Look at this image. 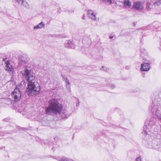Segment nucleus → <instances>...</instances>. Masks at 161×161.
<instances>
[{"instance_id": "obj_1", "label": "nucleus", "mask_w": 161, "mask_h": 161, "mask_svg": "<svg viewBox=\"0 0 161 161\" xmlns=\"http://www.w3.org/2000/svg\"><path fill=\"white\" fill-rule=\"evenodd\" d=\"M23 76L28 81L26 92L28 95L32 96L38 94L41 90L39 84L35 82V74L29 67H25L22 71Z\"/></svg>"}, {"instance_id": "obj_2", "label": "nucleus", "mask_w": 161, "mask_h": 161, "mask_svg": "<svg viewBox=\"0 0 161 161\" xmlns=\"http://www.w3.org/2000/svg\"><path fill=\"white\" fill-rule=\"evenodd\" d=\"M49 106L46 109V114H51L52 113L59 114L62 119L66 118L69 116L70 114H68L67 111L63 110L62 112L63 107L62 105L59 103L55 99H52L49 102Z\"/></svg>"}, {"instance_id": "obj_3", "label": "nucleus", "mask_w": 161, "mask_h": 161, "mask_svg": "<svg viewBox=\"0 0 161 161\" xmlns=\"http://www.w3.org/2000/svg\"><path fill=\"white\" fill-rule=\"evenodd\" d=\"M156 123V119L154 117L146 120L143 126L142 133L144 135H148L149 136L153 130L154 131H158L159 128H161V126L157 125Z\"/></svg>"}, {"instance_id": "obj_4", "label": "nucleus", "mask_w": 161, "mask_h": 161, "mask_svg": "<svg viewBox=\"0 0 161 161\" xmlns=\"http://www.w3.org/2000/svg\"><path fill=\"white\" fill-rule=\"evenodd\" d=\"M146 146L149 148H153L161 151V139L153 138L150 137L145 142Z\"/></svg>"}, {"instance_id": "obj_5", "label": "nucleus", "mask_w": 161, "mask_h": 161, "mask_svg": "<svg viewBox=\"0 0 161 161\" xmlns=\"http://www.w3.org/2000/svg\"><path fill=\"white\" fill-rule=\"evenodd\" d=\"M146 146L149 148H153L161 151V139L153 138L150 137L145 142Z\"/></svg>"}, {"instance_id": "obj_6", "label": "nucleus", "mask_w": 161, "mask_h": 161, "mask_svg": "<svg viewBox=\"0 0 161 161\" xmlns=\"http://www.w3.org/2000/svg\"><path fill=\"white\" fill-rule=\"evenodd\" d=\"M149 110L153 114L157 116L161 122V104L157 103L156 100L153 101Z\"/></svg>"}, {"instance_id": "obj_7", "label": "nucleus", "mask_w": 161, "mask_h": 161, "mask_svg": "<svg viewBox=\"0 0 161 161\" xmlns=\"http://www.w3.org/2000/svg\"><path fill=\"white\" fill-rule=\"evenodd\" d=\"M11 95L12 97L14 98L15 101L17 102L20 100L21 94L19 88H15L14 91L11 93Z\"/></svg>"}, {"instance_id": "obj_8", "label": "nucleus", "mask_w": 161, "mask_h": 161, "mask_svg": "<svg viewBox=\"0 0 161 161\" xmlns=\"http://www.w3.org/2000/svg\"><path fill=\"white\" fill-rule=\"evenodd\" d=\"M143 59L144 60L146 59V60L144 62H146V63L141 64V70L142 71H148L149 70L150 67V66L149 65L150 61L146 60V58H143Z\"/></svg>"}, {"instance_id": "obj_9", "label": "nucleus", "mask_w": 161, "mask_h": 161, "mask_svg": "<svg viewBox=\"0 0 161 161\" xmlns=\"http://www.w3.org/2000/svg\"><path fill=\"white\" fill-rule=\"evenodd\" d=\"M133 8L138 10L140 11L143 10L144 8V5L143 3L140 2L134 3Z\"/></svg>"}, {"instance_id": "obj_10", "label": "nucleus", "mask_w": 161, "mask_h": 161, "mask_svg": "<svg viewBox=\"0 0 161 161\" xmlns=\"http://www.w3.org/2000/svg\"><path fill=\"white\" fill-rule=\"evenodd\" d=\"M4 62H5V69L7 71L12 72L14 70L13 66L10 64L7 59H4Z\"/></svg>"}, {"instance_id": "obj_11", "label": "nucleus", "mask_w": 161, "mask_h": 161, "mask_svg": "<svg viewBox=\"0 0 161 161\" xmlns=\"http://www.w3.org/2000/svg\"><path fill=\"white\" fill-rule=\"evenodd\" d=\"M65 47L67 48L74 49L75 45L70 40H67L64 44Z\"/></svg>"}, {"instance_id": "obj_12", "label": "nucleus", "mask_w": 161, "mask_h": 161, "mask_svg": "<svg viewBox=\"0 0 161 161\" xmlns=\"http://www.w3.org/2000/svg\"><path fill=\"white\" fill-rule=\"evenodd\" d=\"M18 3L22 6H23L27 8H29V5L25 0H15Z\"/></svg>"}, {"instance_id": "obj_13", "label": "nucleus", "mask_w": 161, "mask_h": 161, "mask_svg": "<svg viewBox=\"0 0 161 161\" xmlns=\"http://www.w3.org/2000/svg\"><path fill=\"white\" fill-rule=\"evenodd\" d=\"M87 12L88 17L93 20L96 19V15L94 14L93 11L88 10Z\"/></svg>"}, {"instance_id": "obj_14", "label": "nucleus", "mask_w": 161, "mask_h": 161, "mask_svg": "<svg viewBox=\"0 0 161 161\" xmlns=\"http://www.w3.org/2000/svg\"><path fill=\"white\" fill-rule=\"evenodd\" d=\"M156 100L157 103L161 104V92H160L158 95L156 97L153 101Z\"/></svg>"}, {"instance_id": "obj_15", "label": "nucleus", "mask_w": 161, "mask_h": 161, "mask_svg": "<svg viewBox=\"0 0 161 161\" xmlns=\"http://www.w3.org/2000/svg\"><path fill=\"white\" fill-rule=\"evenodd\" d=\"M45 24L42 22H41L37 25L35 26L34 27V29H41L44 27Z\"/></svg>"}, {"instance_id": "obj_16", "label": "nucleus", "mask_w": 161, "mask_h": 161, "mask_svg": "<svg viewBox=\"0 0 161 161\" xmlns=\"http://www.w3.org/2000/svg\"><path fill=\"white\" fill-rule=\"evenodd\" d=\"M20 60L23 63H27L29 60V58L26 55H24L20 58Z\"/></svg>"}, {"instance_id": "obj_17", "label": "nucleus", "mask_w": 161, "mask_h": 161, "mask_svg": "<svg viewBox=\"0 0 161 161\" xmlns=\"http://www.w3.org/2000/svg\"><path fill=\"white\" fill-rule=\"evenodd\" d=\"M124 4L125 7H130L131 5V3L130 0H125L124 2Z\"/></svg>"}, {"instance_id": "obj_18", "label": "nucleus", "mask_w": 161, "mask_h": 161, "mask_svg": "<svg viewBox=\"0 0 161 161\" xmlns=\"http://www.w3.org/2000/svg\"><path fill=\"white\" fill-rule=\"evenodd\" d=\"M58 161H73V160L67 158L65 157H63L61 158H58Z\"/></svg>"}, {"instance_id": "obj_19", "label": "nucleus", "mask_w": 161, "mask_h": 161, "mask_svg": "<svg viewBox=\"0 0 161 161\" xmlns=\"http://www.w3.org/2000/svg\"><path fill=\"white\" fill-rule=\"evenodd\" d=\"M64 80H65V82L66 84V86L70 88V83H69V80H68V79H67V78H65Z\"/></svg>"}, {"instance_id": "obj_20", "label": "nucleus", "mask_w": 161, "mask_h": 161, "mask_svg": "<svg viewBox=\"0 0 161 161\" xmlns=\"http://www.w3.org/2000/svg\"><path fill=\"white\" fill-rule=\"evenodd\" d=\"M103 2L105 3H108L111 4L112 3V0H101Z\"/></svg>"}, {"instance_id": "obj_21", "label": "nucleus", "mask_w": 161, "mask_h": 161, "mask_svg": "<svg viewBox=\"0 0 161 161\" xmlns=\"http://www.w3.org/2000/svg\"><path fill=\"white\" fill-rule=\"evenodd\" d=\"M141 51L142 53H143L145 55H146L147 54V52L145 49L144 48H141Z\"/></svg>"}, {"instance_id": "obj_22", "label": "nucleus", "mask_w": 161, "mask_h": 161, "mask_svg": "<svg viewBox=\"0 0 161 161\" xmlns=\"http://www.w3.org/2000/svg\"><path fill=\"white\" fill-rule=\"evenodd\" d=\"M161 4V0H158V1L155 3V5H157L158 6L159 5Z\"/></svg>"}, {"instance_id": "obj_23", "label": "nucleus", "mask_w": 161, "mask_h": 161, "mask_svg": "<svg viewBox=\"0 0 161 161\" xmlns=\"http://www.w3.org/2000/svg\"><path fill=\"white\" fill-rule=\"evenodd\" d=\"M135 161H141V156H139L138 158H136L135 159Z\"/></svg>"}, {"instance_id": "obj_24", "label": "nucleus", "mask_w": 161, "mask_h": 161, "mask_svg": "<svg viewBox=\"0 0 161 161\" xmlns=\"http://www.w3.org/2000/svg\"><path fill=\"white\" fill-rule=\"evenodd\" d=\"M101 69L102 70H105L106 71H108V69L106 68H105V67H104V66H103L102 68Z\"/></svg>"}, {"instance_id": "obj_25", "label": "nucleus", "mask_w": 161, "mask_h": 161, "mask_svg": "<svg viewBox=\"0 0 161 161\" xmlns=\"http://www.w3.org/2000/svg\"><path fill=\"white\" fill-rule=\"evenodd\" d=\"M85 14H83V16L82 17V19H85Z\"/></svg>"}, {"instance_id": "obj_26", "label": "nucleus", "mask_w": 161, "mask_h": 161, "mask_svg": "<svg viewBox=\"0 0 161 161\" xmlns=\"http://www.w3.org/2000/svg\"><path fill=\"white\" fill-rule=\"evenodd\" d=\"M115 87V86H114V85H112L111 86V88L112 89H114V88Z\"/></svg>"}, {"instance_id": "obj_27", "label": "nucleus", "mask_w": 161, "mask_h": 161, "mask_svg": "<svg viewBox=\"0 0 161 161\" xmlns=\"http://www.w3.org/2000/svg\"><path fill=\"white\" fill-rule=\"evenodd\" d=\"M109 37L110 39H112L113 38V36H110Z\"/></svg>"}, {"instance_id": "obj_28", "label": "nucleus", "mask_w": 161, "mask_h": 161, "mask_svg": "<svg viewBox=\"0 0 161 161\" xmlns=\"http://www.w3.org/2000/svg\"><path fill=\"white\" fill-rule=\"evenodd\" d=\"M79 103H78L77 104V105H77V106L78 105H79Z\"/></svg>"}]
</instances>
